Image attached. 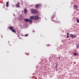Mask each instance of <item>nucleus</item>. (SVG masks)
Returning <instances> with one entry per match:
<instances>
[{"label": "nucleus", "mask_w": 79, "mask_h": 79, "mask_svg": "<svg viewBox=\"0 0 79 79\" xmlns=\"http://www.w3.org/2000/svg\"><path fill=\"white\" fill-rule=\"evenodd\" d=\"M59 58H60V57Z\"/></svg>", "instance_id": "a878e982"}, {"label": "nucleus", "mask_w": 79, "mask_h": 79, "mask_svg": "<svg viewBox=\"0 0 79 79\" xmlns=\"http://www.w3.org/2000/svg\"><path fill=\"white\" fill-rule=\"evenodd\" d=\"M9 5V2H6V7H8Z\"/></svg>", "instance_id": "9d476101"}, {"label": "nucleus", "mask_w": 79, "mask_h": 79, "mask_svg": "<svg viewBox=\"0 0 79 79\" xmlns=\"http://www.w3.org/2000/svg\"><path fill=\"white\" fill-rule=\"evenodd\" d=\"M70 35L71 37V38H72V39H73V38H76V37H77V35H73V34H71Z\"/></svg>", "instance_id": "7ed1b4c3"}, {"label": "nucleus", "mask_w": 79, "mask_h": 79, "mask_svg": "<svg viewBox=\"0 0 79 79\" xmlns=\"http://www.w3.org/2000/svg\"><path fill=\"white\" fill-rule=\"evenodd\" d=\"M77 53H76V52H74L73 53L74 56H77Z\"/></svg>", "instance_id": "2eb2a0df"}, {"label": "nucleus", "mask_w": 79, "mask_h": 79, "mask_svg": "<svg viewBox=\"0 0 79 79\" xmlns=\"http://www.w3.org/2000/svg\"><path fill=\"white\" fill-rule=\"evenodd\" d=\"M74 7H75V8H76L77 9V11H78L79 10L77 9H78V6H77V5H74Z\"/></svg>", "instance_id": "423d86ee"}, {"label": "nucleus", "mask_w": 79, "mask_h": 79, "mask_svg": "<svg viewBox=\"0 0 79 79\" xmlns=\"http://www.w3.org/2000/svg\"><path fill=\"white\" fill-rule=\"evenodd\" d=\"M35 20H37V19H39V17L37 16L34 15Z\"/></svg>", "instance_id": "20e7f679"}, {"label": "nucleus", "mask_w": 79, "mask_h": 79, "mask_svg": "<svg viewBox=\"0 0 79 79\" xmlns=\"http://www.w3.org/2000/svg\"><path fill=\"white\" fill-rule=\"evenodd\" d=\"M13 7H14V6H14V5H13Z\"/></svg>", "instance_id": "b1692460"}, {"label": "nucleus", "mask_w": 79, "mask_h": 79, "mask_svg": "<svg viewBox=\"0 0 79 79\" xmlns=\"http://www.w3.org/2000/svg\"><path fill=\"white\" fill-rule=\"evenodd\" d=\"M28 22H29V23H32V20L30 19H29Z\"/></svg>", "instance_id": "f8f14e48"}, {"label": "nucleus", "mask_w": 79, "mask_h": 79, "mask_svg": "<svg viewBox=\"0 0 79 79\" xmlns=\"http://www.w3.org/2000/svg\"><path fill=\"white\" fill-rule=\"evenodd\" d=\"M2 37H3L2 36V35L1 36Z\"/></svg>", "instance_id": "393cba45"}, {"label": "nucleus", "mask_w": 79, "mask_h": 79, "mask_svg": "<svg viewBox=\"0 0 79 79\" xmlns=\"http://www.w3.org/2000/svg\"><path fill=\"white\" fill-rule=\"evenodd\" d=\"M77 48H79V45L78 44L77 46Z\"/></svg>", "instance_id": "aec40b11"}, {"label": "nucleus", "mask_w": 79, "mask_h": 79, "mask_svg": "<svg viewBox=\"0 0 79 79\" xmlns=\"http://www.w3.org/2000/svg\"><path fill=\"white\" fill-rule=\"evenodd\" d=\"M57 70H58V69H56V71H57Z\"/></svg>", "instance_id": "5701e85b"}, {"label": "nucleus", "mask_w": 79, "mask_h": 79, "mask_svg": "<svg viewBox=\"0 0 79 79\" xmlns=\"http://www.w3.org/2000/svg\"><path fill=\"white\" fill-rule=\"evenodd\" d=\"M20 3H19V2H18L17 4L16 5V7L17 8H19V7H20V6H19V4Z\"/></svg>", "instance_id": "39448f33"}, {"label": "nucleus", "mask_w": 79, "mask_h": 79, "mask_svg": "<svg viewBox=\"0 0 79 79\" xmlns=\"http://www.w3.org/2000/svg\"><path fill=\"white\" fill-rule=\"evenodd\" d=\"M44 60L45 61H47V59H46V58H44Z\"/></svg>", "instance_id": "f3484780"}, {"label": "nucleus", "mask_w": 79, "mask_h": 79, "mask_svg": "<svg viewBox=\"0 0 79 79\" xmlns=\"http://www.w3.org/2000/svg\"><path fill=\"white\" fill-rule=\"evenodd\" d=\"M76 45H77V44H76Z\"/></svg>", "instance_id": "cd10ccee"}, {"label": "nucleus", "mask_w": 79, "mask_h": 79, "mask_svg": "<svg viewBox=\"0 0 79 79\" xmlns=\"http://www.w3.org/2000/svg\"><path fill=\"white\" fill-rule=\"evenodd\" d=\"M27 55H29V53H27Z\"/></svg>", "instance_id": "4be33fe9"}, {"label": "nucleus", "mask_w": 79, "mask_h": 79, "mask_svg": "<svg viewBox=\"0 0 79 79\" xmlns=\"http://www.w3.org/2000/svg\"><path fill=\"white\" fill-rule=\"evenodd\" d=\"M22 5H23V3H22Z\"/></svg>", "instance_id": "bb28decb"}, {"label": "nucleus", "mask_w": 79, "mask_h": 79, "mask_svg": "<svg viewBox=\"0 0 79 79\" xmlns=\"http://www.w3.org/2000/svg\"><path fill=\"white\" fill-rule=\"evenodd\" d=\"M35 6L36 8H38V7H39V6H40V4H36V5H35Z\"/></svg>", "instance_id": "1a4fd4ad"}, {"label": "nucleus", "mask_w": 79, "mask_h": 79, "mask_svg": "<svg viewBox=\"0 0 79 79\" xmlns=\"http://www.w3.org/2000/svg\"><path fill=\"white\" fill-rule=\"evenodd\" d=\"M24 12L25 13V14H26V13H27V9H25L24 10Z\"/></svg>", "instance_id": "9b49d317"}, {"label": "nucleus", "mask_w": 79, "mask_h": 79, "mask_svg": "<svg viewBox=\"0 0 79 79\" xmlns=\"http://www.w3.org/2000/svg\"><path fill=\"white\" fill-rule=\"evenodd\" d=\"M9 29L10 30H11V31H12V32H15V33H16V31H15V30L12 27L10 26L9 27Z\"/></svg>", "instance_id": "f03ea898"}, {"label": "nucleus", "mask_w": 79, "mask_h": 79, "mask_svg": "<svg viewBox=\"0 0 79 79\" xmlns=\"http://www.w3.org/2000/svg\"><path fill=\"white\" fill-rule=\"evenodd\" d=\"M57 24H60V22L59 21H58V22H57Z\"/></svg>", "instance_id": "6ab92c4d"}, {"label": "nucleus", "mask_w": 79, "mask_h": 79, "mask_svg": "<svg viewBox=\"0 0 79 79\" xmlns=\"http://www.w3.org/2000/svg\"><path fill=\"white\" fill-rule=\"evenodd\" d=\"M31 12L33 14H36V13H37V11L35 9H31Z\"/></svg>", "instance_id": "f257e3e1"}, {"label": "nucleus", "mask_w": 79, "mask_h": 79, "mask_svg": "<svg viewBox=\"0 0 79 79\" xmlns=\"http://www.w3.org/2000/svg\"><path fill=\"white\" fill-rule=\"evenodd\" d=\"M69 33H67V38H69Z\"/></svg>", "instance_id": "ddd939ff"}, {"label": "nucleus", "mask_w": 79, "mask_h": 79, "mask_svg": "<svg viewBox=\"0 0 79 79\" xmlns=\"http://www.w3.org/2000/svg\"><path fill=\"white\" fill-rule=\"evenodd\" d=\"M55 16H56V15H55V14H54L52 16V19H53V18H55Z\"/></svg>", "instance_id": "4468645a"}, {"label": "nucleus", "mask_w": 79, "mask_h": 79, "mask_svg": "<svg viewBox=\"0 0 79 79\" xmlns=\"http://www.w3.org/2000/svg\"><path fill=\"white\" fill-rule=\"evenodd\" d=\"M28 34H27L25 35V36L27 37V36H28Z\"/></svg>", "instance_id": "a211bd4d"}, {"label": "nucleus", "mask_w": 79, "mask_h": 79, "mask_svg": "<svg viewBox=\"0 0 79 79\" xmlns=\"http://www.w3.org/2000/svg\"><path fill=\"white\" fill-rule=\"evenodd\" d=\"M30 19H35L34 15L33 16H31L30 18Z\"/></svg>", "instance_id": "0eeeda50"}, {"label": "nucleus", "mask_w": 79, "mask_h": 79, "mask_svg": "<svg viewBox=\"0 0 79 79\" xmlns=\"http://www.w3.org/2000/svg\"><path fill=\"white\" fill-rule=\"evenodd\" d=\"M77 23H79V19L78 18H77Z\"/></svg>", "instance_id": "dca6fc26"}, {"label": "nucleus", "mask_w": 79, "mask_h": 79, "mask_svg": "<svg viewBox=\"0 0 79 79\" xmlns=\"http://www.w3.org/2000/svg\"><path fill=\"white\" fill-rule=\"evenodd\" d=\"M24 20L26 22H29V19H25Z\"/></svg>", "instance_id": "6e6552de"}, {"label": "nucleus", "mask_w": 79, "mask_h": 79, "mask_svg": "<svg viewBox=\"0 0 79 79\" xmlns=\"http://www.w3.org/2000/svg\"><path fill=\"white\" fill-rule=\"evenodd\" d=\"M58 66V64H56V68H57V66Z\"/></svg>", "instance_id": "412c9836"}]
</instances>
